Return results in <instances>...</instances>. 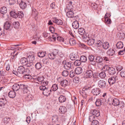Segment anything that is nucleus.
<instances>
[{"label":"nucleus","instance_id":"obj_1","mask_svg":"<svg viewBox=\"0 0 125 125\" xmlns=\"http://www.w3.org/2000/svg\"><path fill=\"white\" fill-rule=\"evenodd\" d=\"M72 63L71 62H67L66 60L63 61L62 62V64L63 65L64 68L66 70H69L71 68Z\"/></svg>","mask_w":125,"mask_h":125},{"label":"nucleus","instance_id":"obj_2","mask_svg":"<svg viewBox=\"0 0 125 125\" xmlns=\"http://www.w3.org/2000/svg\"><path fill=\"white\" fill-rule=\"evenodd\" d=\"M118 79V77L115 75L110 78L108 80V82L110 85H112L115 83Z\"/></svg>","mask_w":125,"mask_h":125},{"label":"nucleus","instance_id":"obj_3","mask_svg":"<svg viewBox=\"0 0 125 125\" xmlns=\"http://www.w3.org/2000/svg\"><path fill=\"white\" fill-rule=\"evenodd\" d=\"M25 69L24 67L22 66H19L17 69V71L18 73H19L20 74H23L25 72H26L27 71L29 72V70L28 69H26V71H25Z\"/></svg>","mask_w":125,"mask_h":125},{"label":"nucleus","instance_id":"obj_4","mask_svg":"<svg viewBox=\"0 0 125 125\" xmlns=\"http://www.w3.org/2000/svg\"><path fill=\"white\" fill-rule=\"evenodd\" d=\"M84 75L86 78H91L93 75V72L91 70H87L85 73Z\"/></svg>","mask_w":125,"mask_h":125},{"label":"nucleus","instance_id":"obj_5","mask_svg":"<svg viewBox=\"0 0 125 125\" xmlns=\"http://www.w3.org/2000/svg\"><path fill=\"white\" fill-rule=\"evenodd\" d=\"M91 92L94 95H97L100 93L101 90L98 88H95L92 90Z\"/></svg>","mask_w":125,"mask_h":125},{"label":"nucleus","instance_id":"obj_6","mask_svg":"<svg viewBox=\"0 0 125 125\" xmlns=\"http://www.w3.org/2000/svg\"><path fill=\"white\" fill-rule=\"evenodd\" d=\"M24 86V85L22 84L21 82L16 83V91L19 90L21 91Z\"/></svg>","mask_w":125,"mask_h":125},{"label":"nucleus","instance_id":"obj_7","mask_svg":"<svg viewBox=\"0 0 125 125\" xmlns=\"http://www.w3.org/2000/svg\"><path fill=\"white\" fill-rule=\"evenodd\" d=\"M48 83L47 81H45L43 80L41 83V86H40V89L41 90H44L46 89V86L47 85Z\"/></svg>","mask_w":125,"mask_h":125},{"label":"nucleus","instance_id":"obj_8","mask_svg":"<svg viewBox=\"0 0 125 125\" xmlns=\"http://www.w3.org/2000/svg\"><path fill=\"white\" fill-rule=\"evenodd\" d=\"M20 62L23 65H27V66L29 67V63L28 64V61L26 58L23 57L20 60Z\"/></svg>","mask_w":125,"mask_h":125},{"label":"nucleus","instance_id":"obj_9","mask_svg":"<svg viewBox=\"0 0 125 125\" xmlns=\"http://www.w3.org/2000/svg\"><path fill=\"white\" fill-rule=\"evenodd\" d=\"M42 90L43 91L42 93L43 94L47 96L49 95L52 92L51 89L48 88L46 87V89H45L44 90Z\"/></svg>","mask_w":125,"mask_h":125},{"label":"nucleus","instance_id":"obj_10","mask_svg":"<svg viewBox=\"0 0 125 125\" xmlns=\"http://www.w3.org/2000/svg\"><path fill=\"white\" fill-rule=\"evenodd\" d=\"M98 85L100 88H104L106 85V83L104 80H100L98 82Z\"/></svg>","mask_w":125,"mask_h":125},{"label":"nucleus","instance_id":"obj_11","mask_svg":"<svg viewBox=\"0 0 125 125\" xmlns=\"http://www.w3.org/2000/svg\"><path fill=\"white\" fill-rule=\"evenodd\" d=\"M108 72V74L111 75H114L116 73V71L115 69L111 67H109Z\"/></svg>","mask_w":125,"mask_h":125},{"label":"nucleus","instance_id":"obj_12","mask_svg":"<svg viewBox=\"0 0 125 125\" xmlns=\"http://www.w3.org/2000/svg\"><path fill=\"white\" fill-rule=\"evenodd\" d=\"M7 102V101L6 99L0 98V108L2 107H4L6 103Z\"/></svg>","mask_w":125,"mask_h":125},{"label":"nucleus","instance_id":"obj_13","mask_svg":"<svg viewBox=\"0 0 125 125\" xmlns=\"http://www.w3.org/2000/svg\"><path fill=\"white\" fill-rule=\"evenodd\" d=\"M4 29L9 31L11 30V27H10V23L9 21H7L4 24Z\"/></svg>","mask_w":125,"mask_h":125},{"label":"nucleus","instance_id":"obj_14","mask_svg":"<svg viewBox=\"0 0 125 125\" xmlns=\"http://www.w3.org/2000/svg\"><path fill=\"white\" fill-rule=\"evenodd\" d=\"M52 21L53 22L58 25H61L63 23L62 21L60 19H57L56 18H54L53 19Z\"/></svg>","mask_w":125,"mask_h":125},{"label":"nucleus","instance_id":"obj_15","mask_svg":"<svg viewBox=\"0 0 125 125\" xmlns=\"http://www.w3.org/2000/svg\"><path fill=\"white\" fill-rule=\"evenodd\" d=\"M112 104L115 106H118L120 103L119 100L116 98L112 99Z\"/></svg>","mask_w":125,"mask_h":125},{"label":"nucleus","instance_id":"obj_16","mask_svg":"<svg viewBox=\"0 0 125 125\" xmlns=\"http://www.w3.org/2000/svg\"><path fill=\"white\" fill-rule=\"evenodd\" d=\"M91 113H92L93 115L96 117H98L100 115V113L98 110L95 109L92 110L91 111Z\"/></svg>","mask_w":125,"mask_h":125},{"label":"nucleus","instance_id":"obj_17","mask_svg":"<svg viewBox=\"0 0 125 125\" xmlns=\"http://www.w3.org/2000/svg\"><path fill=\"white\" fill-rule=\"evenodd\" d=\"M28 59H29V64L30 63L31 64L30 65L32 64V62L34 60V56L33 55H29L27 57Z\"/></svg>","mask_w":125,"mask_h":125},{"label":"nucleus","instance_id":"obj_18","mask_svg":"<svg viewBox=\"0 0 125 125\" xmlns=\"http://www.w3.org/2000/svg\"><path fill=\"white\" fill-rule=\"evenodd\" d=\"M59 111L61 113H65L67 111L66 108L64 106H61L59 109Z\"/></svg>","mask_w":125,"mask_h":125},{"label":"nucleus","instance_id":"obj_19","mask_svg":"<svg viewBox=\"0 0 125 125\" xmlns=\"http://www.w3.org/2000/svg\"><path fill=\"white\" fill-rule=\"evenodd\" d=\"M72 25L74 28L77 29L79 28V23L78 21H75L73 22Z\"/></svg>","mask_w":125,"mask_h":125},{"label":"nucleus","instance_id":"obj_20","mask_svg":"<svg viewBox=\"0 0 125 125\" xmlns=\"http://www.w3.org/2000/svg\"><path fill=\"white\" fill-rule=\"evenodd\" d=\"M90 87H89L87 88L86 87L83 88V89L82 91L80 92V94L83 97H86V94L85 93V91L87 90Z\"/></svg>","mask_w":125,"mask_h":125},{"label":"nucleus","instance_id":"obj_21","mask_svg":"<svg viewBox=\"0 0 125 125\" xmlns=\"http://www.w3.org/2000/svg\"><path fill=\"white\" fill-rule=\"evenodd\" d=\"M72 2L71 1H69L68 2V4H67L66 9L67 10H72L73 8V7L72 5Z\"/></svg>","mask_w":125,"mask_h":125},{"label":"nucleus","instance_id":"obj_22","mask_svg":"<svg viewBox=\"0 0 125 125\" xmlns=\"http://www.w3.org/2000/svg\"><path fill=\"white\" fill-rule=\"evenodd\" d=\"M74 13L72 10L68 11L66 13V15L68 18H72L74 16Z\"/></svg>","mask_w":125,"mask_h":125},{"label":"nucleus","instance_id":"obj_23","mask_svg":"<svg viewBox=\"0 0 125 125\" xmlns=\"http://www.w3.org/2000/svg\"><path fill=\"white\" fill-rule=\"evenodd\" d=\"M77 55L73 53H71L70 55V58L72 60H74L77 58Z\"/></svg>","mask_w":125,"mask_h":125},{"label":"nucleus","instance_id":"obj_24","mask_svg":"<svg viewBox=\"0 0 125 125\" xmlns=\"http://www.w3.org/2000/svg\"><path fill=\"white\" fill-rule=\"evenodd\" d=\"M95 60L96 62L97 63H101L103 62V59L101 57L97 56L96 57Z\"/></svg>","mask_w":125,"mask_h":125},{"label":"nucleus","instance_id":"obj_25","mask_svg":"<svg viewBox=\"0 0 125 125\" xmlns=\"http://www.w3.org/2000/svg\"><path fill=\"white\" fill-rule=\"evenodd\" d=\"M108 54L110 56L114 55L115 53V52L114 49H110L107 52Z\"/></svg>","mask_w":125,"mask_h":125},{"label":"nucleus","instance_id":"obj_26","mask_svg":"<svg viewBox=\"0 0 125 125\" xmlns=\"http://www.w3.org/2000/svg\"><path fill=\"white\" fill-rule=\"evenodd\" d=\"M9 96L11 98H14L16 96V93L15 92L10 91L8 94Z\"/></svg>","mask_w":125,"mask_h":125},{"label":"nucleus","instance_id":"obj_27","mask_svg":"<svg viewBox=\"0 0 125 125\" xmlns=\"http://www.w3.org/2000/svg\"><path fill=\"white\" fill-rule=\"evenodd\" d=\"M83 71V70L82 68L80 67H78L76 68L75 70V73L77 74H79L81 73Z\"/></svg>","mask_w":125,"mask_h":125},{"label":"nucleus","instance_id":"obj_28","mask_svg":"<svg viewBox=\"0 0 125 125\" xmlns=\"http://www.w3.org/2000/svg\"><path fill=\"white\" fill-rule=\"evenodd\" d=\"M78 32L79 34L81 35H84L85 33V29L83 28H79L78 29Z\"/></svg>","mask_w":125,"mask_h":125},{"label":"nucleus","instance_id":"obj_29","mask_svg":"<svg viewBox=\"0 0 125 125\" xmlns=\"http://www.w3.org/2000/svg\"><path fill=\"white\" fill-rule=\"evenodd\" d=\"M7 9L6 7L3 6L0 9V13L2 14H4L7 12Z\"/></svg>","mask_w":125,"mask_h":125},{"label":"nucleus","instance_id":"obj_30","mask_svg":"<svg viewBox=\"0 0 125 125\" xmlns=\"http://www.w3.org/2000/svg\"><path fill=\"white\" fill-rule=\"evenodd\" d=\"M103 99L102 98L98 99H96V101L95 102V104L97 106H99L101 105L102 102V100Z\"/></svg>","mask_w":125,"mask_h":125},{"label":"nucleus","instance_id":"obj_31","mask_svg":"<svg viewBox=\"0 0 125 125\" xmlns=\"http://www.w3.org/2000/svg\"><path fill=\"white\" fill-rule=\"evenodd\" d=\"M66 98L65 96L61 95L59 98V101L60 103L64 102L66 100Z\"/></svg>","mask_w":125,"mask_h":125},{"label":"nucleus","instance_id":"obj_32","mask_svg":"<svg viewBox=\"0 0 125 125\" xmlns=\"http://www.w3.org/2000/svg\"><path fill=\"white\" fill-rule=\"evenodd\" d=\"M68 83V82L67 80H63L62 81L61 83V85L64 87H65L67 85Z\"/></svg>","mask_w":125,"mask_h":125},{"label":"nucleus","instance_id":"obj_33","mask_svg":"<svg viewBox=\"0 0 125 125\" xmlns=\"http://www.w3.org/2000/svg\"><path fill=\"white\" fill-rule=\"evenodd\" d=\"M116 46L117 48L119 49L122 48L124 46L123 43L121 42H118L116 44Z\"/></svg>","mask_w":125,"mask_h":125},{"label":"nucleus","instance_id":"obj_34","mask_svg":"<svg viewBox=\"0 0 125 125\" xmlns=\"http://www.w3.org/2000/svg\"><path fill=\"white\" fill-rule=\"evenodd\" d=\"M94 39H93L90 38L87 41L88 44L90 46L92 45L94 43Z\"/></svg>","mask_w":125,"mask_h":125},{"label":"nucleus","instance_id":"obj_35","mask_svg":"<svg viewBox=\"0 0 125 125\" xmlns=\"http://www.w3.org/2000/svg\"><path fill=\"white\" fill-rule=\"evenodd\" d=\"M33 98L32 96L30 94H29L25 97V99L26 101H29L32 100Z\"/></svg>","mask_w":125,"mask_h":125},{"label":"nucleus","instance_id":"obj_36","mask_svg":"<svg viewBox=\"0 0 125 125\" xmlns=\"http://www.w3.org/2000/svg\"><path fill=\"white\" fill-rule=\"evenodd\" d=\"M19 5L21 8L22 9H25L27 6L26 3L23 1L20 3Z\"/></svg>","mask_w":125,"mask_h":125},{"label":"nucleus","instance_id":"obj_37","mask_svg":"<svg viewBox=\"0 0 125 125\" xmlns=\"http://www.w3.org/2000/svg\"><path fill=\"white\" fill-rule=\"evenodd\" d=\"M10 118L9 117H5L3 119V123L5 124H7L10 121Z\"/></svg>","mask_w":125,"mask_h":125},{"label":"nucleus","instance_id":"obj_38","mask_svg":"<svg viewBox=\"0 0 125 125\" xmlns=\"http://www.w3.org/2000/svg\"><path fill=\"white\" fill-rule=\"evenodd\" d=\"M44 77L43 76H39L35 78V80L41 82L44 80Z\"/></svg>","mask_w":125,"mask_h":125},{"label":"nucleus","instance_id":"obj_39","mask_svg":"<svg viewBox=\"0 0 125 125\" xmlns=\"http://www.w3.org/2000/svg\"><path fill=\"white\" fill-rule=\"evenodd\" d=\"M103 48L104 49H106L109 47V43L107 42H104L103 44Z\"/></svg>","mask_w":125,"mask_h":125},{"label":"nucleus","instance_id":"obj_40","mask_svg":"<svg viewBox=\"0 0 125 125\" xmlns=\"http://www.w3.org/2000/svg\"><path fill=\"white\" fill-rule=\"evenodd\" d=\"M69 42L71 45H74L76 44V41L73 38L70 39L69 40Z\"/></svg>","mask_w":125,"mask_h":125},{"label":"nucleus","instance_id":"obj_41","mask_svg":"<svg viewBox=\"0 0 125 125\" xmlns=\"http://www.w3.org/2000/svg\"><path fill=\"white\" fill-rule=\"evenodd\" d=\"M16 15L17 16V18H22L24 16V14L22 11L18 12V13H16Z\"/></svg>","mask_w":125,"mask_h":125},{"label":"nucleus","instance_id":"obj_42","mask_svg":"<svg viewBox=\"0 0 125 125\" xmlns=\"http://www.w3.org/2000/svg\"><path fill=\"white\" fill-rule=\"evenodd\" d=\"M23 78L25 79L26 80L31 79L32 78V77L29 74H27L25 73V75L23 76Z\"/></svg>","mask_w":125,"mask_h":125},{"label":"nucleus","instance_id":"obj_43","mask_svg":"<svg viewBox=\"0 0 125 125\" xmlns=\"http://www.w3.org/2000/svg\"><path fill=\"white\" fill-rule=\"evenodd\" d=\"M48 56L49 58L51 60H54L55 57V56L52 53H49Z\"/></svg>","mask_w":125,"mask_h":125},{"label":"nucleus","instance_id":"obj_44","mask_svg":"<svg viewBox=\"0 0 125 125\" xmlns=\"http://www.w3.org/2000/svg\"><path fill=\"white\" fill-rule=\"evenodd\" d=\"M58 89V85L57 84H53L51 87V90L53 91H55Z\"/></svg>","mask_w":125,"mask_h":125},{"label":"nucleus","instance_id":"obj_45","mask_svg":"<svg viewBox=\"0 0 125 125\" xmlns=\"http://www.w3.org/2000/svg\"><path fill=\"white\" fill-rule=\"evenodd\" d=\"M46 53L44 52L40 51L38 53V56L40 57H43L45 55Z\"/></svg>","mask_w":125,"mask_h":125},{"label":"nucleus","instance_id":"obj_46","mask_svg":"<svg viewBox=\"0 0 125 125\" xmlns=\"http://www.w3.org/2000/svg\"><path fill=\"white\" fill-rule=\"evenodd\" d=\"M81 63V62L80 60H76L74 63V65L76 66L80 65Z\"/></svg>","mask_w":125,"mask_h":125},{"label":"nucleus","instance_id":"obj_47","mask_svg":"<svg viewBox=\"0 0 125 125\" xmlns=\"http://www.w3.org/2000/svg\"><path fill=\"white\" fill-rule=\"evenodd\" d=\"M10 16L14 18H16V12L15 10H13L10 12Z\"/></svg>","mask_w":125,"mask_h":125},{"label":"nucleus","instance_id":"obj_48","mask_svg":"<svg viewBox=\"0 0 125 125\" xmlns=\"http://www.w3.org/2000/svg\"><path fill=\"white\" fill-rule=\"evenodd\" d=\"M80 60L81 62H85L87 61V59L85 56H82L80 57Z\"/></svg>","mask_w":125,"mask_h":125},{"label":"nucleus","instance_id":"obj_49","mask_svg":"<svg viewBox=\"0 0 125 125\" xmlns=\"http://www.w3.org/2000/svg\"><path fill=\"white\" fill-rule=\"evenodd\" d=\"M79 81V78L77 77H75L73 79V82L74 83H78Z\"/></svg>","mask_w":125,"mask_h":125},{"label":"nucleus","instance_id":"obj_50","mask_svg":"<svg viewBox=\"0 0 125 125\" xmlns=\"http://www.w3.org/2000/svg\"><path fill=\"white\" fill-rule=\"evenodd\" d=\"M36 68L37 69H40L42 67V65L40 62H38L35 65Z\"/></svg>","mask_w":125,"mask_h":125},{"label":"nucleus","instance_id":"obj_51","mask_svg":"<svg viewBox=\"0 0 125 125\" xmlns=\"http://www.w3.org/2000/svg\"><path fill=\"white\" fill-rule=\"evenodd\" d=\"M100 77L102 78H103L106 76V74L104 72H102L99 74Z\"/></svg>","mask_w":125,"mask_h":125},{"label":"nucleus","instance_id":"obj_52","mask_svg":"<svg viewBox=\"0 0 125 125\" xmlns=\"http://www.w3.org/2000/svg\"><path fill=\"white\" fill-rule=\"evenodd\" d=\"M89 60L91 62H93L94 59V56L92 55H90L88 56Z\"/></svg>","mask_w":125,"mask_h":125},{"label":"nucleus","instance_id":"obj_53","mask_svg":"<svg viewBox=\"0 0 125 125\" xmlns=\"http://www.w3.org/2000/svg\"><path fill=\"white\" fill-rule=\"evenodd\" d=\"M62 75L64 77H66L69 74V72L66 70H64L62 72Z\"/></svg>","mask_w":125,"mask_h":125},{"label":"nucleus","instance_id":"obj_54","mask_svg":"<svg viewBox=\"0 0 125 125\" xmlns=\"http://www.w3.org/2000/svg\"><path fill=\"white\" fill-rule=\"evenodd\" d=\"M118 35L119 36V38L121 39H124L125 37V34L123 32L122 33H119Z\"/></svg>","mask_w":125,"mask_h":125},{"label":"nucleus","instance_id":"obj_55","mask_svg":"<svg viewBox=\"0 0 125 125\" xmlns=\"http://www.w3.org/2000/svg\"><path fill=\"white\" fill-rule=\"evenodd\" d=\"M91 6L95 9H96L98 8L97 5L95 3H91Z\"/></svg>","mask_w":125,"mask_h":125},{"label":"nucleus","instance_id":"obj_56","mask_svg":"<svg viewBox=\"0 0 125 125\" xmlns=\"http://www.w3.org/2000/svg\"><path fill=\"white\" fill-rule=\"evenodd\" d=\"M125 105V104L123 102L121 101L119 103V104H118V106H119V107L122 108L124 107Z\"/></svg>","mask_w":125,"mask_h":125},{"label":"nucleus","instance_id":"obj_57","mask_svg":"<svg viewBox=\"0 0 125 125\" xmlns=\"http://www.w3.org/2000/svg\"><path fill=\"white\" fill-rule=\"evenodd\" d=\"M57 40L60 42H63L64 41V39L61 36H58L57 37Z\"/></svg>","mask_w":125,"mask_h":125},{"label":"nucleus","instance_id":"obj_58","mask_svg":"<svg viewBox=\"0 0 125 125\" xmlns=\"http://www.w3.org/2000/svg\"><path fill=\"white\" fill-rule=\"evenodd\" d=\"M75 72H74L73 71H71L69 73L70 76L71 77H73L75 75Z\"/></svg>","mask_w":125,"mask_h":125},{"label":"nucleus","instance_id":"obj_59","mask_svg":"<svg viewBox=\"0 0 125 125\" xmlns=\"http://www.w3.org/2000/svg\"><path fill=\"white\" fill-rule=\"evenodd\" d=\"M94 119L95 116H94L92 115L89 116V120L90 121L92 122L94 120H95Z\"/></svg>","mask_w":125,"mask_h":125},{"label":"nucleus","instance_id":"obj_60","mask_svg":"<svg viewBox=\"0 0 125 125\" xmlns=\"http://www.w3.org/2000/svg\"><path fill=\"white\" fill-rule=\"evenodd\" d=\"M120 75L123 78H125V71H121L120 73Z\"/></svg>","mask_w":125,"mask_h":125},{"label":"nucleus","instance_id":"obj_61","mask_svg":"<svg viewBox=\"0 0 125 125\" xmlns=\"http://www.w3.org/2000/svg\"><path fill=\"white\" fill-rule=\"evenodd\" d=\"M21 45L16 44V51L18 50L20 51L21 50Z\"/></svg>","mask_w":125,"mask_h":125},{"label":"nucleus","instance_id":"obj_62","mask_svg":"<svg viewBox=\"0 0 125 125\" xmlns=\"http://www.w3.org/2000/svg\"><path fill=\"white\" fill-rule=\"evenodd\" d=\"M109 66L105 65L103 67L102 69V70L104 71H108V70L109 69Z\"/></svg>","mask_w":125,"mask_h":125},{"label":"nucleus","instance_id":"obj_63","mask_svg":"<svg viewBox=\"0 0 125 125\" xmlns=\"http://www.w3.org/2000/svg\"><path fill=\"white\" fill-rule=\"evenodd\" d=\"M92 125H99V123L97 120H94L92 122Z\"/></svg>","mask_w":125,"mask_h":125},{"label":"nucleus","instance_id":"obj_64","mask_svg":"<svg viewBox=\"0 0 125 125\" xmlns=\"http://www.w3.org/2000/svg\"><path fill=\"white\" fill-rule=\"evenodd\" d=\"M49 30L52 33H54L55 31V29L52 26H50L49 27Z\"/></svg>","mask_w":125,"mask_h":125}]
</instances>
